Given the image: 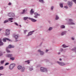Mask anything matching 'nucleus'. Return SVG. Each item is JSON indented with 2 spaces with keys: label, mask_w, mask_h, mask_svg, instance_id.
I'll return each mask as SVG.
<instances>
[{
  "label": "nucleus",
  "mask_w": 76,
  "mask_h": 76,
  "mask_svg": "<svg viewBox=\"0 0 76 76\" xmlns=\"http://www.w3.org/2000/svg\"><path fill=\"white\" fill-rule=\"evenodd\" d=\"M40 70L41 72H47V69L43 67H41L40 68Z\"/></svg>",
  "instance_id": "obj_1"
},
{
  "label": "nucleus",
  "mask_w": 76,
  "mask_h": 76,
  "mask_svg": "<svg viewBox=\"0 0 76 76\" xmlns=\"http://www.w3.org/2000/svg\"><path fill=\"white\" fill-rule=\"evenodd\" d=\"M15 66V64H11L9 67V69H10V70H12V69H13V67H14Z\"/></svg>",
  "instance_id": "obj_2"
},
{
  "label": "nucleus",
  "mask_w": 76,
  "mask_h": 76,
  "mask_svg": "<svg viewBox=\"0 0 76 76\" xmlns=\"http://www.w3.org/2000/svg\"><path fill=\"white\" fill-rule=\"evenodd\" d=\"M67 4L69 7H72V6H73V2L72 1H68L67 2Z\"/></svg>",
  "instance_id": "obj_3"
},
{
  "label": "nucleus",
  "mask_w": 76,
  "mask_h": 76,
  "mask_svg": "<svg viewBox=\"0 0 76 76\" xmlns=\"http://www.w3.org/2000/svg\"><path fill=\"white\" fill-rule=\"evenodd\" d=\"M10 32V30L8 29H7L6 30V32L5 33V35L6 36H7L9 35V32Z\"/></svg>",
  "instance_id": "obj_4"
},
{
  "label": "nucleus",
  "mask_w": 76,
  "mask_h": 76,
  "mask_svg": "<svg viewBox=\"0 0 76 76\" xmlns=\"http://www.w3.org/2000/svg\"><path fill=\"white\" fill-rule=\"evenodd\" d=\"M69 25H75V23L72 22V19H69Z\"/></svg>",
  "instance_id": "obj_5"
},
{
  "label": "nucleus",
  "mask_w": 76,
  "mask_h": 76,
  "mask_svg": "<svg viewBox=\"0 0 76 76\" xmlns=\"http://www.w3.org/2000/svg\"><path fill=\"white\" fill-rule=\"evenodd\" d=\"M15 34H13V37H15V39L16 40L17 39H18V38H19V34H17L16 35H15Z\"/></svg>",
  "instance_id": "obj_6"
},
{
  "label": "nucleus",
  "mask_w": 76,
  "mask_h": 76,
  "mask_svg": "<svg viewBox=\"0 0 76 76\" xmlns=\"http://www.w3.org/2000/svg\"><path fill=\"white\" fill-rule=\"evenodd\" d=\"M6 40H7V41H11V40H10V39H9L7 38H4L3 39V42H6Z\"/></svg>",
  "instance_id": "obj_7"
},
{
  "label": "nucleus",
  "mask_w": 76,
  "mask_h": 76,
  "mask_svg": "<svg viewBox=\"0 0 76 76\" xmlns=\"http://www.w3.org/2000/svg\"><path fill=\"white\" fill-rule=\"evenodd\" d=\"M34 32V31H31L30 32H29L28 34L27 35V37H29V36H30V35H31Z\"/></svg>",
  "instance_id": "obj_8"
},
{
  "label": "nucleus",
  "mask_w": 76,
  "mask_h": 76,
  "mask_svg": "<svg viewBox=\"0 0 76 76\" xmlns=\"http://www.w3.org/2000/svg\"><path fill=\"white\" fill-rule=\"evenodd\" d=\"M57 62L58 63V64L60 65V66H64V63L63 62H61L59 61H57Z\"/></svg>",
  "instance_id": "obj_9"
},
{
  "label": "nucleus",
  "mask_w": 76,
  "mask_h": 76,
  "mask_svg": "<svg viewBox=\"0 0 76 76\" xmlns=\"http://www.w3.org/2000/svg\"><path fill=\"white\" fill-rule=\"evenodd\" d=\"M37 51L38 53H40V55H43L44 54V52L43 51H42L40 50H38Z\"/></svg>",
  "instance_id": "obj_10"
},
{
  "label": "nucleus",
  "mask_w": 76,
  "mask_h": 76,
  "mask_svg": "<svg viewBox=\"0 0 76 76\" xmlns=\"http://www.w3.org/2000/svg\"><path fill=\"white\" fill-rule=\"evenodd\" d=\"M6 56L7 57H12L13 56L12 54H7Z\"/></svg>",
  "instance_id": "obj_11"
},
{
  "label": "nucleus",
  "mask_w": 76,
  "mask_h": 76,
  "mask_svg": "<svg viewBox=\"0 0 76 76\" xmlns=\"http://www.w3.org/2000/svg\"><path fill=\"white\" fill-rule=\"evenodd\" d=\"M27 12V9L23 10V12L22 13V14H24L25 12Z\"/></svg>",
  "instance_id": "obj_12"
},
{
  "label": "nucleus",
  "mask_w": 76,
  "mask_h": 76,
  "mask_svg": "<svg viewBox=\"0 0 76 76\" xmlns=\"http://www.w3.org/2000/svg\"><path fill=\"white\" fill-rule=\"evenodd\" d=\"M24 70H25V67H23L21 68L20 71L21 72H24Z\"/></svg>",
  "instance_id": "obj_13"
},
{
  "label": "nucleus",
  "mask_w": 76,
  "mask_h": 76,
  "mask_svg": "<svg viewBox=\"0 0 76 76\" xmlns=\"http://www.w3.org/2000/svg\"><path fill=\"white\" fill-rule=\"evenodd\" d=\"M30 19L32 22H35L37 21L36 20L34 19L33 18H30Z\"/></svg>",
  "instance_id": "obj_14"
},
{
  "label": "nucleus",
  "mask_w": 76,
  "mask_h": 76,
  "mask_svg": "<svg viewBox=\"0 0 76 76\" xmlns=\"http://www.w3.org/2000/svg\"><path fill=\"white\" fill-rule=\"evenodd\" d=\"M8 48H14V46L12 45H9Z\"/></svg>",
  "instance_id": "obj_15"
},
{
  "label": "nucleus",
  "mask_w": 76,
  "mask_h": 76,
  "mask_svg": "<svg viewBox=\"0 0 76 76\" xmlns=\"http://www.w3.org/2000/svg\"><path fill=\"white\" fill-rule=\"evenodd\" d=\"M34 13V10H33V9H31V10L30 11V14L31 15H32L33 13Z\"/></svg>",
  "instance_id": "obj_16"
},
{
  "label": "nucleus",
  "mask_w": 76,
  "mask_h": 76,
  "mask_svg": "<svg viewBox=\"0 0 76 76\" xmlns=\"http://www.w3.org/2000/svg\"><path fill=\"white\" fill-rule=\"evenodd\" d=\"M18 69V70H20L22 69V66L20 65H19L17 67Z\"/></svg>",
  "instance_id": "obj_17"
},
{
  "label": "nucleus",
  "mask_w": 76,
  "mask_h": 76,
  "mask_svg": "<svg viewBox=\"0 0 76 76\" xmlns=\"http://www.w3.org/2000/svg\"><path fill=\"white\" fill-rule=\"evenodd\" d=\"M3 45V43L2 42H1V39H0V46H1V45Z\"/></svg>",
  "instance_id": "obj_18"
},
{
  "label": "nucleus",
  "mask_w": 76,
  "mask_h": 76,
  "mask_svg": "<svg viewBox=\"0 0 76 76\" xmlns=\"http://www.w3.org/2000/svg\"><path fill=\"white\" fill-rule=\"evenodd\" d=\"M8 48H8V47H7L6 48V49L7 53H10V50H9V49H8Z\"/></svg>",
  "instance_id": "obj_19"
},
{
  "label": "nucleus",
  "mask_w": 76,
  "mask_h": 76,
  "mask_svg": "<svg viewBox=\"0 0 76 76\" xmlns=\"http://www.w3.org/2000/svg\"><path fill=\"white\" fill-rule=\"evenodd\" d=\"M64 34H66V31H63L61 34V35H64Z\"/></svg>",
  "instance_id": "obj_20"
},
{
  "label": "nucleus",
  "mask_w": 76,
  "mask_h": 76,
  "mask_svg": "<svg viewBox=\"0 0 76 76\" xmlns=\"http://www.w3.org/2000/svg\"><path fill=\"white\" fill-rule=\"evenodd\" d=\"M12 14V12L9 13L8 14V16L9 17H11V16Z\"/></svg>",
  "instance_id": "obj_21"
},
{
  "label": "nucleus",
  "mask_w": 76,
  "mask_h": 76,
  "mask_svg": "<svg viewBox=\"0 0 76 76\" xmlns=\"http://www.w3.org/2000/svg\"><path fill=\"white\" fill-rule=\"evenodd\" d=\"M34 15H35V16H40V15L38 14V13L37 12H35L34 13Z\"/></svg>",
  "instance_id": "obj_22"
},
{
  "label": "nucleus",
  "mask_w": 76,
  "mask_h": 76,
  "mask_svg": "<svg viewBox=\"0 0 76 76\" xmlns=\"http://www.w3.org/2000/svg\"><path fill=\"white\" fill-rule=\"evenodd\" d=\"M62 46L64 48H66L67 47H69V46H66V45H62Z\"/></svg>",
  "instance_id": "obj_23"
},
{
  "label": "nucleus",
  "mask_w": 76,
  "mask_h": 76,
  "mask_svg": "<svg viewBox=\"0 0 76 76\" xmlns=\"http://www.w3.org/2000/svg\"><path fill=\"white\" fill-rule=\"evenodd\" d=\"M60 28H65V26L63 25H62L60 26Z\"/></svg>",
  "instance_id": "obj_24"
},
{
  "label": "nucleus",
  "mask_w": 76,
  "mask_h": 76,
  "mask_svg": "<svg viewBox=\"0 0 76 76\" xmlns=\"http://www.w3.org/2000/svg\"><path fill=\"white\" fill-rule=\"evenodd\" d=\"M28 17H24L23 18V20H27L28 19Z\"/></svg>",
  "instance_id": "obj_25"
},
{
  "label": "nucleus",
  "mask_w": 76,
  "mask_h": 76,
  "mask_svg": "<svg viewBox=\"0 0 76 76\" xmlns=\"http://www.w3.org/2000/svg\"><path fill=\"white\" fill-rule=\"evenodd\" d=\"M13 18H10L8 19V20L9 21H10L12 20H13Z\"/></svg>",
  "instance_id": "obj_26"
},
{
  "label": "nucleus",
  "mask_w": 76,
  "mask_h": 76,
  "mask_svg": "<svg viewBox=\"0 0 76 76\" xmlns=\"http://www.w3.org/2000/svg\"><path fill=\"white\" fill-rule=\"evenodd\" d=\"M59 17H58V15H56V20H58V19H59Z\"/></svg>",
  "instance_id": "obj_27"
},
{
  "label": "nucleus",
  "mask_w": 76,
  "mask_h": 76,
  "mask_svg": "<svg viewBox=\"0 0 76 76\" xmlns=\"http://www.w3.org/2000/svg\"><path fill=\"white\" fill-rule=\"evenodd\" d=\"M53 29V27H50L48 29L49 31H51Z\"/></svg>",
  "instance_id": "obj_28"
},
{
  "label": "nucleus",
  "mask_w": 76,
  "mask_h": 76,
  "mask_svg": "<svg viewBox=\"0 0 76 76\" xmlns=\"http://www.w3.org/2000/svg\"><path fill=\"white\" fill-rule=\"evenodd\" d=\"M14 16H15V14L12 13L11 17H13Z\"/></svg>",
  "instance_id": "obj_29"
},
{
  "label": "nucleus",
  "mask_w": 76,
  "mask_h": 76,
  "mask_svg": "<svg viewBox=\"0 0 76 76\" xmlns=\"http://www.w3.org/2000/svg\"><path fill=\"white\" fill-rule=\"evenodd\" d=\"M4 63V60H3V61H1V64H3Z\"/></svg>",
  "instance_id": "obj_30"
},
{
  "label": "nucleus",
  "mask_w": 76,
  "mask_h": 76,
  "mask_svg": "<svg viewBox=\"0 0 76 76\" xmlns=\"http://www.w3.org/2000/svg\"><path fill=\"white\" fill-rule=\"evenodd\" d=\"M25 62L27 63L28 64H29V63H30V62L29 61V60L26 61Z\"/></svg>",
  "instance_id": "obj_31"
},
{
  "label": "nucleus",
  "mask_w": 76,
  "mask_h": 76,
  "mask_svg": "<svg viewBox=\"0 0 76 76\" xmlns=\"http://www.w3.org/2000/svg\"><path fill=\"white\" fill-rule=\"evenodd\" d=\"M4 68H3V66H0V70H3V69Z\"/></svg>",
  "instance_id": "obj_32"
},
{
  "label": "nucleus",
  "mask_w": 76,
  "mask_h": 76,
  "mask_svg": "<svg viewBox=\"0 0 76 76\" xmlns=\"http://www.w3.org/2000/svg\"><path fill=\"white\" fill-rule=\"evenodd\" d=\"M60 7H63V5L61 3H60Z\"/></svg>",
  "instance_id": "obj_33"
},
{
  "label": "nucleus",
  "mask_w": 76,
  "mask_h": 76,
  "mask_svg": "<svg viewBox=\"0 0 76 76\" xmlns=\"http://www.w3.org/2000/svg\"><path fill=\"white\" fill-rule=\"evenodd\" d=\"M10 59L12 60H15V58L13 57H11L10 58Z\"/></svg>",
  "instance_id": "obj_34"
},
{
  "label": "nucleus",
  "mask_w": 76,
  "mask_h": 76,
  "mask_svg": "<svg viewBox=\"0 0 76 76\" xmlns=\"http://www.w3.org/2000/svg\"><path fill=\"white\" fill-rule=\"evenodd\" d=\"M40 2H41V3H44V1L43 0H39Z\"/></svg>",
  "instance_id": "obj_35"
},
{
  "label": "nucleus",
  "mask_w": 76,
  "mask_h": 76,
  "mask_svg": "<svg viewBox=\"0 0 76 76\" xmlns=\"http://www.w3.org/2000/svg\"><path fill=\"white\" fill-rule=\"evenodd\" d=\"M14 24H15V25H16L17 26H19V24L16 23H14Z\"/></svg>",
  "instance_id": "obj_36"
},
{
  "label": "nucleus",
  "mask_w": 76,
  "mask_h": 76,
  "mask_svg": "<svg viewBox=\"0 0 76 76\" xmlns=\"http://www.w3.org/2000/svg\"><path fill=\"white\" fill-rule=\"evenodd\" d=\"M9 64V63L7 62L5 64V66H7V65H8Z\"/></svg>",
  "instance_id": "obj_37"
},
{
  "label": "nucleus",
  "mask_w": 76,
  "mask_h": 76,
  "mask_svg": "<svg viewBox=\"0 0 76 76\" xmlns=\"http://www.w3.org/2000/svg\"><path fill=\"white\" fill-rule=\"evenodd\" d=\"M8 22V20H5V21L4 22V23H7V22Z\"/></svg>",
  "instance_id": "obj_38"
},
{
  "label": "nucleus",
  "mask_w": 76,
  "mask_h": 76,
  "mask_svg": "<svg viewBox=\"0 0 76 76\" xmlns=\"http://www.w3.org/2000/svg\"><path fill=\"white\" fill-rule=\"evenodd\" d=\"M3 55V53L1 52L0 51V56H2Z\"/></svg>",
  "instance_id": "obj_39"
},
{
  "label": "nucleus",
  "mask_w": 76,
  "mask_h": 76,
  "mask_svg": "<svg viewBox=\"0 0 76 76\" xmlns=\"http://www.w3.org/2000/svg\"><path fill=\"white\" fill-rule=\"evenodd\" d=\"M26 32H27V30H25L24 31V34H26Z\"/></svg>",
  "instance_id": "obj_40"
},
{
  "label": "nucleus",
  "mask_w": 76,
  "mask_h": 76,
  "mask_svg": "<svg viewBox=\"0 0 76 76\" xmlns=\"http://www.w3.org/2000/svg\"><path fill=\"white\" fill-rule=\"evenodd\" d=\"M73 2H74L75 4H76V0H73Z\"/></svg>",
  "instance_id": "obj_41"
},
{
  "label": "nucleus",
  "mask_w": 76,
  "mask_h": 76,
  "mask_svg": "<svg viewBox=\"0 0 76 76\" xmlns=\"http://www.w3.org/2000/svg\"><path fill=\"white\" fill-rule=\"evenodd\" d=\"M33 70V69L32 68H30L29 69V70L30 71H31V70Z\"/></svg>",
  "instance_id": "obj_42"
},
{
  "label": "nucleus",
  "mask_w": 76,
  "mask_h": 76,
  "mask_svg": "<svg viewBox=\"0 0 76 76\" xmlns=\"http://www.w3.org/2000/svg\"><path fill=\"white\" fill-rule=\"evenodd\" d=\"M64 8H65V9H67V8H68V7H67L66 6H65L64 7Z\"/></svg>",
  "instance_id": "obj_43"
},
{
  "label": "nucleus",
  "mask_w": 76,
  "mask_h": 76,
  "mask_svg": "<svg viewBox=\"0 0 76 76\" xmlns=\"http://www.w3.org/2000/svg\"><path fill=\"white\" fill-rule=\"evenodd\" d=\"M63 50V49H61V50H60V51H61V52H62Z\"/></svg>",
  "instance_id": "obj_44"
},
{
  "label": "nucleus",
  "mask_w": 76,
  "mask_h": 76,
  "mask_svg": "<svg viewBox=\"0 0 76 76\" xmlns=\"http://www.w3.org/2000/svg\"><path fill=\"white\" fill-rule=\"evenodd\" d=\"M12 4V3H11L10 2H9L8 3V5H11Z\"/></svg>",
  "instance_id": "obj_45"
},
{
  "label": "nucleus",
  "mask_w": 76,
  "mask_h": 76,
  "mask_svg": "<svg viewBox=\"0 0 76 76\" xmlns=\"http://www.w3.org/2000/svg\"><path fill=\"white\" fill-rule=\"evenodd\" d=\"M53 8H54V7H53V6L52 7H51V10H53Z\"/></svg>",
  "instance_id": "obj_46"
},
{
  "label": "nucleus",
  "mask_w": 76,
  "mask_h": 76,
  "mask_svg": "<svg viewBox=\"0 0 76 76\" xmlns=\"http://www.w3.org/2000/svg\"><path fill=\"white\" fill-rule=\"evenodd\" d=\"M34 17L35 18H37V16H34Z\"/></svg>",
  "instance_id": "obj_47"
},
{
  "label": "nucleus",
  "mask_w": 76,
  "mask_h": 76,
  "mask_svg": "<svg viewBox=\"0 0 76 76\" xmlns=\"http://www.w3.org/2000/svg\"><path fill=\"white\" fill-rule=\"evenodd\" d=\"M72 39V40H74V38L73 37H72L71 38Z\"/></svg>",
  "instance_id": "obj_48"
},
{
  "label": "nucleus",
  "mask_w": 76,
  "mask_h": 76,
  "mask_svg": "<svg viewBox=\"0 0 76 76\" xmlns=\"http://www.w3.org/2000/svg\"><path fill=\"white\" fill-rule=\"evenodd\" d=\"M48 51V50H46V53H47V52Z\"/></svg>",
  "instance_id": "obj_49"
},
{
  "label": "nucleus",
  "mask_w": 76,
  "mask_h": 76,
  "mask_svg": "<svg viewBox=\"0 0 76 76\" xmlns=\"http://www.w3.org/2000/svg\"><path fill=\"white\" fill-rule=\"evenodd\" d=\"M62 60V59L61 58H60L59 59V61H61Z\"/></svg>",
  "instance_id": "obj_50"
},
{
  "label": "nucleus",
  "mask_w": 76,
  "mask_h": 76,
  "mask_svg": "<svg viewBox=\"0 0 76 76\" xmlns=\"http://www.w3.org/2000/svg\"><path fill=\"white\" fill-rule=\"evenodd\" d=\"M13 22V21H12V20H11L10 21V22Z\"/></svg>",
  "instance_id": "obj_51"
},
{
  "label": "nucleus",
  "mask_w": 76,
  "mask_h": 76,
  "mask_svg": "<svg viewBox=\"0 0 76 76\" xmlns=\"http://www.w3.org/2000/svg\"><path fill=\"white\" fill-rule=\"evenodd\" d=\"M60 54V53L59 52L58 53V54Z\"/></svg>",
  "instance_id": "obj_52"
},
{
  "label": "nucleus",
  "mask_w": 76,
  "mask_h": 76,
  "mask_svg": "<svg viewBox=\"0 0 76 76\" xmlns=\"http://www.w3.org/2000/svg\"><path fill=\"white\" fill-rule=\"evenodd\" d=\"M19 26H20V27H21V25H19Z\"/></svg>",
  "instance_id": "obj_53"
},
{
  "label": "nucleus",
  "mask_w": 76,
  "mask_h": 76,
  "mask_svg": "<svg viewBox=\"0 0 76 76\" xmlns=\"http://www.w3.org/2000/svg\"><path fill=\"white\" fill-rule=\"evenodd\" d=\"M1 75H2L1 74H0V76H1Z\"/></svg>",
  "instance_id": "obj_54"
},
{
  "label": "nucleus",
  "mask_w": 76,
  "mask_h": 76,
  "mask_svg": "<svg viewBox=\"0 0 76 76\" xmlns=\"http://www.w3.org/2000/svg\"><path fill=\"white\" fill-rule=\"evenodd\" d=\"M1 30V29L0 28V31Z\"/></svg>",
  "instance_id": "obj_55"
},
{
  "label": "nucleus",
  "mask_w": 76,
  "mask_h": 76,
  "mask_svg": "<svg viewBox=\"0 0 76 76\" xmlns=\"http://www.w3.org/2000/svg\"><path fill=\"white\" fill-rule=\"evenodd\" d=\"M16 41H16H18V40L16 41Z\"/></svg>",
  "instance_id": "obj_56"
},
{
  "label": "nucleus",
  "mask_w": 76,
  "mask_h": 76,
  "mask_svg": "<svg viewBox=\"0 0 76 76\" xmlns=\"http://www.w3.org/2000/svg\"><path fill=\"white\" fill-rule=\"evenodd\" d=\"M72 50H73V49Z\"/></svg>",
  "instance_id": "obj_57"
}]
</instances>
